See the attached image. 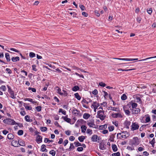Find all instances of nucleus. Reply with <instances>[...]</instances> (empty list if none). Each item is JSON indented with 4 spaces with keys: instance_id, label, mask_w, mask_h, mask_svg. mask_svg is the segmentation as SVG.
Returning <instances> with one entry per match:
<instances>
[{
    "instance_id": "45",
    "label": "nucleus",
    "mask_w": 156,
    "mask_h": 156,
    "mask_svg": "<svg viewBox=\"0 0 156 156\" xmlns=\"http://www.w3.org/2000/svg\"><path fill=\"white\" fill-rule=\"evenodd\" d=\"M28 90H31L32 92H36V89L34 88H33L32 87H29Z\"/></svg>"
},
{
    "instance_id": "57",
    "label": "nucleus",
    "mask_w": 156,
    "mask_h": 156,
    "mask_svg": "<svg viewBox=\"0 0 156 156\" xmlns=\"http://www.w3.org/2000/svg\"><path fill=\"white\" fill-rule=\"evenodd\" d=\"M75 74L76 75H77V76H79L80 77L82 78H84V76L82 75H80V74H79L78 73H75Z\"/></svg>"
},
{
    "instance_id": "19",
    "label": "nucleus",
    "mask_w": 156,
    "mask_h": 156,
    "mask_svg": "<svg viewBox=\"0 0 156 156\" xmlns=\"http://www.w3.org/2000/svg\"><path fill=\"white\" fill-rule=\"evenodd\" d=\"M7 138L9 140H12L14 138V136L12 133H9L7 136Z\"/></svg>"
},
{
    "instance_id": "23",
    "label": "nucleus",
    "mask_w": 156,
    "mask_h": 156,
    "mask_svg": "<svg viewBox=\"0 0 156 156\" xmlns=\"http://www.w3.org/2000/svg\"><path fill=\"white\" fill-rule=\"evenodd\" d=\"M30 117L28 115H26L25 116V119L26 121L31 122L32 121V119L30 118Z\"/></svg>"
},
{
    "instance_id": "22",
    "label": "nucleus",
    "mask_w": 156,
    "mask_h": 156,
    "mask_svg": "<svg viewBox=\"0 0 156 156\" xmlns=\"http://www.w3.org/2000/svg\"><path fill=\"white\" fill-rule=\"evenodd\" d=\"M55 89L57 90V93L61 95H63V93L61 92V89L58 87H57Z\"/></svg>"
},
{
    "instance_id": "8",
    "label": "nucleus",
    "mask_w": 156,
    "mask_h": 156,
    "mask_svg": "<svg viewBox=\"0 0 156 156\" xmlns=\"http://www.w3.org/2000/svg\"><path fill=\"white\" fill-rule=\"evenodd\" d=\"M111 116L113 118H116L118 117L122 118L123 117L122 115L119 113H113L112 114Z\"/></svg>"
},
{
    "instance_id": "41",
    "label": "nucleus",
    "mask_w": 156,
    "mask_h": 156,
    "mask_svg": "<svg viewBox=\"0 0 156 156\" xmlns=\"http://www.w3.org/2000/svg\"><path fill=\"white\" fill-rule=\"evenodd\" d=\"M150 143L152 145H154V144L155 143V140L154 138L153 140L150 142Z\"/></svg>"
},
{
    "instance_id": "54",
    "label": "nucleus",
    "mask_w": 156,
    "mask_h": 156,
    "mask_svg": "<svg viewBox=\"0 0 156 156\" xmlns=\"http://www.w3.org/2000/svg\"><path fill=\"white\" fill-rule=\"evenodd\" d=\"M10 50L11 51H15L16 52H19V51L18 50H17L16 49L14 48H10Z\"/></svg>"
},
{
    "instance_id": "40",
    "label": "nucleus",
    "mask_w": 156,
    "mask_h": 156,
    "mask_svg": "<svg viewBox=\"0 0 156 156\" xmlns=\"http://www.w3.org/2000/svg\"><path fill=\"white\" fill-rule=\"evenodd\" d=\"M41 106H37L36 107V110L38 112H40L41 110Z\"/></svg>"
},
{
    "instance_id": "1",
    "label": "nucleus",
    "mask_w": 156,
    "mask_h": 156,
    "mask_svg": "<svg viewBox=\"0 0 156 156\" xmlns=\"http://www.w3.org/2000/svg\"><path fill=\"white\" fill-rule=\"evenodd\" d=\"M106 116L105 114V111L100 110L97 112L96 117L99 118L101 120H103L105 118Z\"/></svg>"
},
{
    "instance_id": "15",
    "label": "nucleus",
    "mask_w": 156,
    "mask_h": 156,
    "mask_svg": "<svg viewBox=\"0 0 156 156\" xmlns=\"http://www.w3.org/2000/svg\"><path fill=\"white\" fill-rule=\"evenodd\" d=\"M94 108H98L99 106V104L96 101L93 102L92 105Z\"/></svg>"
},
{
    "instance_id": "18",
    "label": "nucleus",
    "mask_w": 156,
    "mask_h": 156,
    "mask_svg": "<svg viewBox=\"0 0 156 156\" xmlns=\"http://www.w3.org/2000/svg\"><path fill=\"white\" fill-rule=\"evenodd\" d=\"M5 57L7 62H9L10 61V57L9 53H6L5 54Z\"/></svg>"
},
{
    "instance_id": "52",
    "label": "nucleus",
    "mask_w": 156,
    "mask_h": 156,
    "mask_svg": "<svg viewBox=\"0 0 156 156\" xmlns=\"http://www.w3.org/2000/svg\"><path fill=\"white\" fill-rule=\"evenodd\" d=\"M109 109L110 110H112V111H116V109H117V108H115V107H109Z\"/></svg>"
},
{
    "instance_id": "32",
    "label": "nucleus",
    "mask_w": 156,
    "mask_h": 156,
    "mask_svg": "<svg viewBox=\"0 0 156 156\" xmlns=\"http://www.w3.org/2000/svg\"><path fill=\"white\" fill-rule=\"evenodd\" d=\"M147 115V116L145 119L146 122H150L151 121V119L150 117L148 116V115Z\"/></svg>"
},
{
    "instance_id": "9",
    "label": "nucleus",
    "mask_w": 156,
    "mask_h": 156,
    "mask_svg": "<svg viewBox=\"0 0 156 156\" xmlns=\"http://www.w3.org/2000/svg\"><path fill=\"white\" fill-rule=\"evenodd\" d=\"M92 141L94 142H97L98 140H100L99 137L97 135H93L91 137Z\"/></svg>"
},
{
    "instance_id": "4",
    "label": "nucleus",
    "mask_w": 156,
    "mask_h": 156,
    "mask_svg": "<svg viewBox=\"0 0 156 156\" xmlns=\"http://www.w3.org/2000/svg\"><path fill=\"white\" fill-rule=\"evenodd\" d=\"M131 144L133 145H134L135 146L139 144L140 142L138 138L137 137H134L131 141Z\"/></svg>"
},
{
    "instance_id": "12",
    "label": "nucleus",
    "mask_w": 156,
    "mask_h": 156,
    "mask_svg": "<svg viewBox=\"0 0 156 156\" xmlns=\"http://www.w3.org/2000/svg\"><path fill=\"white\" fill-rule=\"evenodd\" d=\"M19 144V142L16 140H13L12 142V145L14 147H18Z\"/></svg>"
},
{
    "instance_id": "56",
    "label": "nucleus",
    "mask_w": 156,
    "mask_h": 156,
    "mask_svg": "<svg viewBox=\"0 0 156 156\" xmlns=\"http://www.w3.org/2000/svg\"><path fill=\"white\" fill-rule=\"evenodd\" d=\"M92 94L94 95H96L98 94V91L96 89H95L92 92Z\"/></svg>"
},
{
    "instance_id": "17",
    "label": "nucleus",
    "mask_w": 156,
    "mask_h": 156,
    "mask_svg": "<svg viewBox=\"0 0 156 156\" xmlns=\"http://www.w3.org/2000/svg\"><path fill=\"white\" fill-rule=\"evenodd\" d=\"M62 118L64 120L68 123H70L71 122V119L69 118H68L67 117V116H62Z\"/></svg>"
},
{
    "instance_id": "11",
    "label": "nucleus",
    "mask_w": 156,
    "mask_h": 156,
    "mask_svg": "<svg viewBox=\"0 0 156 156\" xmlns=\"http://www.w3.org/2000/svg\"><path fill=\"white\" fill-rule=\"evenodd\" d=\"M42 137L39 135H38L36 137V141L38 143L42 142Z\"/></svg>"
},
{
    "instance_id": "6",
    "label": "nucleus",
    "mask_w": 156,
    "mask_h": 156,
    "mask_svg": "<svg viewBox=\"0 0 156 156\" xmlns=\"http://www.w3.org/2000/svg\"><path fill=\"white\" fill-rule=\"evenodd\" d=\"M9 125H14L17 124L13 120L10 119H7V124Z\"/></svg>"
},
{
    "instance_id": "5",
    "label": "nucleus",
    "mask_w": 156,
    "mask_h": 156,
    "mask_svg": "<svg viewBox=\"0 0 156 156\" xmlns=\"http://www.w3.org/2000/svg\"><path fill=\"white\" fill-rule=\"evenodd\" d=\"M113 59H117L121 60H124L127 61H133L134 60H137L138 58H113Z\"/></svg>"
},
{
    "instance_id": "44",
    "label": "nucleus",
    "mask_w": 156,
    "mask_h": 156,
    "mask_svg": "<svg viewBox=\"0 0 156 156\" xmlns=\"http://www.w3.org/2000/svg\"><path fill=\"white\" fill-rule=\"evenodd\" d=\"M52 141V140H49V139L48 138H46L44 139V142L45 143H47L48 142H51Z\"/></svg>"
},
{
    "instance_id": "42",
    "label": "nucleus",
    "mask_w": 156,
    "mask_h": 156,
    "mask_svg": "<svg viewBox=\"0 0 156 156\" xmlns=\"http://www.w3.org/2000/svg\"><path fill=\"white\" fill-rule=\"evenodd\" d=\"M23 131L22 130H19L18 132V134L19 135H21L23 133Z\"/></svg>"
},
{
    "instance_id": "55",
    "label": "nucleus",
    "mask_w": 156,
    "mask_h": 156,
    "mask_svg": "<svg viewBox=\"0 0 156 156\" xmlns=\"http://www.w3.org/2000/svg\"><path fill=\"white\" fill-rule=\"evenodd\" d=\"M79 7L82 10H84L85 9V7L84 5H80Z\"/></svg>"
},
{
    "instance_id": "46",
    "label": "nucleus",
    "mask_w": 156,
    "mask_h": 156,
    "mask_svg": "<svg viewBox=\"0 0 156 156\" xmlns=\"http://www.w3.org/2000/svg\"><path fill=\"white\" fill-rule=\"evenodd\" d=\"M108 129L110 131H112L114 129V127L113 126H110L108 127Z\"/></svg>"
},
{
    "instance_id": "14",
    "label": "nucleus",
    "mask_w": 156,
    "mask_h": 156,
    "mask_svg": "<svg viewBox=\"0 0 156 156\" xmlns=\"http://www.w3.org/2000/svg\"><path fill=\"white\" fill-rule=\"evenodd\" d=\"M80 111L77 110L76 109L74 108L73 111V113L75 116L78 115L80 113Z\"/></svg>"
},
{
    "instance_id": "2",
    "label": "nucleus",
    "mask_w": 156,
    "mask_h": 156,
    "mask_svg": "<svg viewBox=\"0 0 156 156\" xmlns=\"http://www.w3.org/2000/svg\"><path fill=\"white\" fill-rule=\"evenodd\" d=\"M129 133L126 131H123L122 133L117 134V138L118 139L126 138L129 136Z\"/></svg>"
},
{
    "instance_id": "64",
    "label": "nucleus",
    "mask_w": 156,
    "mask_h": 156,
    "mask_svg": "<svg viewBox=\"0 0 156 156\" xmlns=\"http://www.w3.org/2000/svg\"><path fill=\"white\" fill-rule=\"evenodd\" d=\"M3 133L4 135H6L9 133V131L5 130H4L2 132Z\"/></svg>"
},
{
    "instance_id": "30",
    "label": "nucleus",
    "mask_w": 156,
    "mask_h": 156,
    "mask_svg": "<svg viewBox=\"0 0 156 156\" xmlns=\"http://www.w3.org/2000/svg\"><path fill=\"white\" fill-rule=\"evenodd\" d=\"M156 58V56L148 58H145V59H143L140 60H138V61L140 62V61H145V60H147V59H152V58Z\"/></svg>"
},
{
    "instance_id": "59",
    "label": "nucleus",
    "mask_w": 156,
    "mask_h": 156,
    "mask_svg": "<svg viewBox=\"0 0 156 156\" xmlns=\"http://www.w3.org/2000/svg\"><path fill=\"white\" fill-rule=\"evenodd\" d=\"M126 126H127V128H129V126L130 125V122L126 121L125 122Z\"/></svg>"
},
{
    "instance_id": "35",
    "label": "nucleus",
    "mask_w": 156,
    "mask_h": 156,
    "mask_svg": "<svg viewBox=\"0 0 156 156\" xmlns=\"http://www.w3.org/2000/svg\"><path fill=\"white\" fill-rule=\"evenodd\" d=\"M0 89L3 91H5L6 89V87L4 85H2L0 87Z\"/></svg>"
},
{
    "instance_id": "29",
    "label": "nucleus",
    "mask_w": 156,
    "mask_h": 156,
    "mask_svg": "<svg viewBox=\"0 0 156 156\" xmlns=\"http://www.w3.org/2000/svg\"><path fill=\"white\" fill-rule=\"evenodd\" d=\"M137 106V105L135 103H132L131 104V106L132 109H134L136 108Z\"/></svg>"
},
{
    "instance_id": "3",
    "label": "nucleus",
    "mask_w": 156,
    "mask_h": 156,
    "mask_svg": "<svg viewBox=\"0 0 156 156\" xmlns=\"http://www.w3.org/2000/svg\"><path fill=\"white\" fill-rule=\"evenodd\" d=\"M87 124L90 127H92L95 129H96L98 128L97 125L95 124L94 121L93 120L87 121Z\"/></svg>"
},
{
    "instance_id": "33",
    "label": "nucleus",
    "mask_w": 156,
    "mask_h": 156,
    "mask_svg": "<svg viewBox=\"0 0 156 156\" xmlns=\"http://www.w3.org/2000/svg\"><path fill=\"white\" fill-rule=\"evenodd\" d=\"M49 153L51 154L52 156H54L56 152L54 150H51L49 152Z\"/></svg>"
},
{
    "instance_id": "36",
    "label": "nucleus",
    "mask_w": 156,
    "mask_h": 156,
    "mask_svg": "<svg viewBox=\"0 0 156 156\" xmlns=\"http://www.w3.org/2000/svg\"><path fill=\"white\" fill-rule=\"evenodd\" d=\"M121 98L122 100H125L126 99L127 96L125 94H123L121 96Z\"/></svg>"
},
{
    "instance_id": "16",
    "label": "nucleus",
    "mask_w": 156,
    "mask_h": 156,
    "mask_svg": "<svg viewBox=\"0 0 156 156\" xmlns=\"http://www.w3.org/2000/svg\"><path fill=\"white\" fill-rule=\"evenodd\" d=\"M11 60L13 62H16L20 60V58L18 56L15 57H13L12 58Z\"/></svg>"
},
{
    "instance_id": "25",
    "label": "nucleus",
    "mask_w": 156,
    "mask_h": 156,
    "mask_svg": "<svg viewBox=\"0 0 156 156\" xmlns=\"http://www.w3.org/2000/svg\"><path fill=\"white\" fill-rule=\"evenodd\" d=\"M85 139V137L84 136H80L78 137V140L80 142H83L84 140Z\"/></svg>"
},
{
    "instance_id": "62",
    "label": "nucleus",
    "mask_w": 156,
    "mask_h": 156,
    "mask_svg": "<svg viewBox=\"0 0 156 156\" xmlns=\"http://www.w3.org/2000/svg\"><path fill=\"white\" fill-rule=\"evenodd\" d=\"M25 108L27 110H31L32 109L31 107H30L29 106H25Z\"/></svg>"
},
{
    "instance_id": "60",
    "label": "nucleus",
    "mask_w": 156,
    "mask_h": 156,
    "mask_svg": "<svg viewBox=\"0 0 156 156\" xmlns=\"http://www.w3.org/2000/svg\"><path fill=\"white\" fill-rule=\"evenodd\" d=\"M108 131L107 130L105 129L102 131V133L103 134H107L108 133Z\"/></svg>"
},
{
    "instance_id": "37",
    "label": "nucleus",
    "mask_w": 156,
    "mask_h": 156,
    "mask_svg": "<svg viewBox=\"0 0 156 156\" xmlns=\"http://www.w3.org/2000/svg\"><path fill=\"white\" fill-rule=\"evenodd\" d=\"M74 145H75V146L76 147L81 146V144L78 141L76 142H75L74 143Z\"/></svg>"
},
{
    "instance_id": "26",
    "label": "nucleus",
    "mask_w": 156,
    "mask_h": 156,
    "mask_svg": "<svg viewBox=\"0 0 156 156\" xmlns=\"http://www.w3.org/2000/svg\"><path fill=\"white\" fill-rule=\"evenodd\" d=\"M79 87L77 86H74L72 88V90L73 91H76L77 90H79Z\"/></svg>"
},
{
    "instance_id": "7",
    "label": "nucleus",
    "mask_w": 156,
    "mask_h": 156,
    "mask_svg": "<svg viewBox=\"0 0 156 156\" xmlns=\"http://www.w3.org/2000/svg\"><path fill=\"white\" fill-rule=\"evenodd\" d=\"M8 92L10 94L11 97L13 99L15 98L16 97L14 96V91L11 89V88L9 86H8Z\"/></svg>"
},
{
    "instance_id": "47",
    "label": "nucleus",
    "mask_w": 156,
    "mask_h": 156,
    "mask_svg": "<svg viewBox=\"0 0 156 156\" xmlns=\"http://www.w3.org/2000/svg\"><path fill=\"white\" fill-rule=\"evenodd\" d=\"M99 85L103 87H104L106 86V84L105 83H104L102 82H100L99 83Z\"/></svg>"
},
{
    "instance_id": "63",
    "label": "nucleus",
    "mask_w": 156,
    "mask_h": 156,
    "mask_svg": "<svg viewBox=\"0 0 156 156\" xmlns=\"http://www.w3.org/2000/svg\"><path fill=\"white\" fill-rule=\"evenodd\" d=\"M69 140L70 141H73L75 140V137L73 136H71L69 137Z\"/></svg>"
},
{
    "instance_id": "51",
    "label": "nucleus",
    "mask_w": 156,
    "mask_h": 156,
    "mask_svg": "<svg viewBox=\"0 0 156 156\" xmlns=\"http://www.w3.org/2000/svg\"><path fill=\"white\" fill-rule=\"evenodd\" d=\"M83 150V148L82 147H78L77 148V150L78 151H81Z\"/></svg>"
},
{
    "instance_id": "24",
    "label": "nucleus",
    "mask_w": 156,
    "mask_h": 156,
    "mask_svg": "<svg viewBox=\"0 0 156 156\" xmlns=\"http://www.w3.org/2000/svg\"><path fill=\"white\" fill-rule=\"evenodd\" d=\"M90 116V115L87 113H85L83 115V118L85 119H87Z\"/></svg>"
},
{
    "instance_id": "39",
    "label": "nucleus",
    "mask_w": 156,
    "mask_h": 156,
    "mask_svg": "<svg viewBox=\"0 0 156 156\" xmlns=\"http://www.w3.org/2000/svg\"><path fill=\"white\" fill-rule=\"evenodd\" d=\"M87 133L91 135L92 133V130L90 129H87Z\"/></svg>"
},
{
    "instance_id": "13",
    "label": "nucleus",
    "mask_w": 156,
    "mask_h": 156,
    "mask_svg": "<svg viewBox=\"0 0 156 156\" xmlns=\"http://www.w3.org/2000/svg\"><path fill=\"white\" fill-rule=\"evenodd\" d=\"M140 111L139 108H135L132 109V112L133 114H137Z\"/></svg>"
},
{
    "instance_id": "58",
    "label": "nucleus",
    "mask_w": 156,
    "mask_h": 156,
    "mask_svg": "<svg viewBox=\"0 0 156 156\" xmlns=\"http://www.w3.org/2000/svg\"><path fill=\"white\" fill-rule=\"evenodd\" d=\"M32 67L33 70L34 71H36L37 70V69L36 68V66L35 65H34L32 66Z\"/></svg>"
},
{
    "instance_id": "61",
    "label": "nucleus",
    "mask_w": 156,
    "mask_h": 156,
    "mask_svg": "<svg viewBox=\"0 0 156 156\" xmlns=\"http://www.w3.org/2000/svg\"><path fill=\"white\" fill-rule=\"evenodd\" d=\"M95 13L96 14V15L98 16H99L100 15V14L98 13V11L97 10H96L95 11Z\"/></svg>"
},
{
    "instance_id": "28",
    "label": "nucleus",
    "mask_w": 156,
    "mask_h": 156,
    "mask_svg": "<svg viewBox=\"0 0 156 156\" xmlns=\"http://www.w3.org/2000/svg\"><path fill=\"white\" fill-rule=\"evenodd\" d=\"M112 147L114 151H116L117 150V146L115 144H113L112 145Z\"/></svg>"
},
{
    "instance_id": "20",
    "label": "nucleus",
    "mask_w": 156,
    "mask_h": 156,
    "mask_svg": "<svg viewBox=\"0 0 156 156\" xmlns=\"http://www.w3.org/2000/svg\"><path fill=\"white\" fill-rule=\"evenodd\" d=\"M81 131L82 133H85L87 128V127L85 125H82L81 127Z\"/></svg>"
},
{
    "instance_id": "34",
    "label": "nucleus",
    "mask_w": 156,
    "mask_h": 156,
    "mask_svg": "<svg viewBox=\"0 0 156 156\" xmlns=\"http://www.w3.org/2000/svg\"><path fill=\"white\" fill-rule=\"evenodd\" d=\"M29 56L31 58H33L35 56V54L32 52H30L29 53Z\"/></svg>"
},
{
    "instance_id": "27",
    "label": "nucleus",
    "mask_w": 156,
    "mask_h": 156,
    "mask_svg": "<svg viewBox=\"0 0 156 156\" xmlns=\"http://www.w3.org/2000/svg\"><path fill=\"white\" fill-rule=\"evenodd\" d=\"M75 97L78 100H80L81 99V97L79 95L78 93H75L74 94Z\"/></svg>"
},
{
    "instance_id": "38",
    "label": "nucleus",
    "mask_w": 156,
    "mask_h": 156,
    "mask_svg": "<svg viewBox=\"0 0 156 156\" xmlns=\"http://www.w3.org/2000/svg\"><path fill=\"white\" fill-rule=\"evenodd\" d=\"M99 148L101 150H104L105 149V147L103 144H101L99 146Z\"/></svg>"
},
{
    "instance_id": "43",
    "label": "nucleus",
    "mask_w": 156,
    "mask_h": 156,
    "mask_svg": "<svg viewBox=\"0 0 156 156\" xmlns=\"http://www.w3.org/2000/svg\"><path fill=\"white\" fill-rule=\"evenodd\" d=\"M120 154V153L119 152H117V153L112 154V156H119Z\"/></svg>"
},
{
    "instance_id": "50",
    "label": "nucleus",
    "mask_w": 156,
    "mask_h": 156,
    "mask_svg": "<svg viewBox=\"0 0 156 156\" xmlns=\"http://www.w3.org/2000/svg\"><path fill=\"white\" fill-rule=\"evenodd\" d=\"M124 111L125 112V113L128 115H129L130 114V112L129 110H124Z\"/></svg>"
},
{
    "instance_id": "48",
    "label": "nucleus",
    "mask_w": 156,
    "mask_h": 156,
    "mask_svg": "<svg viewBox=\"0 0 156 156\" xmlns=\"http://www.w3.org/2000/svg\"><path fill=\"white\" fill-rule=\"evenodd\" d=\"M147 12L148 14L151 15L152 12V9L151 8H150L149 10H147Z\"/></svg>"
},
{
    "instance_id": "53",
    "label": "nucleus",
    "mask_w": 156,
    "mask_h": 156,
    "mask_svg": "<svg viewBox=\"0 0 156 156\" xmlns=\"http://www.w3.org/2000/svg\"><path fill=\"white\" fill-rule=\"evenodd\" d=\"M142 18L140 17H137L136 19L137 21L140 23V22L141 21Z\"/></svg>"
},
{
    "instance_id": "49",
    "label": "nucleus",
    "mask_w": 156,
    "mask_h": 156,
    "mask_svg": "<svg viewBox=\"0 0 156 156\" xmlns=\"http://www.w3.org/2000/svg\"><path fill=\"white\" fill-rule=\"evenodd\" d=\"M6 70L7 72L9 74H11L12 73V71L9 69L6 68Z\"/></svg>"
},
{
    "instance_id": "31",
    "label": "nucleus",
    "mask_w": 156,
    "mask_h": 156,
    "mask_svg": "<svg viewBox=\"0 0 156 156\" xmlns=\"http://www.w3.org/2000/svg\"><path fill=\"white\" fill-rule=\"evenodd\" d=\"M40 129L41 131L42 132H45L46 131L47 129V128L45 127H41L40 128Z\"/></svg>"
},
{
    "instance_id": "21",
    "label": "nucleus",
    "mask_w": 156,
    "mask_h": 156,
    "mask_svg": "<svg viewBox=\"0 0 156 156\" xmlns=\"http://www.w3.org/2000/svg\"><path fill=\"white\" fill-rule=\"evenodd\" d=\"M45 145L44 144L42 145L41 146V151L42 152H47V150L45 148Z\"/></svg>"
},
{
    "instance_id": "10",
    "label": "nucleus",
    "mask_w": 156,
    "mask_h": 156,
    "mask_svg": "<svg viewBox=\"0 0 156 156\" xmlns=\"http://www.w3.org/2000/svg\"><path fill=\"white\" fill-rule=\"evenodd\" d=\"M139 126L136 123H133L132 125V129L133 130L138 129Z\"/></svg>"
}]
</instances>
